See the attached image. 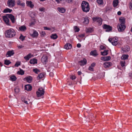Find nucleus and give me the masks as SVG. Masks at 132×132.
<instances>
[{"label": "nucleus", "mask_w": 132, "mask_h": 132, "mask_svg": "<svg viewBox=\"0 0 132 132\" xmlns=\"http://www.w3.org/2000/svg\"><path fill=\"white\" fill-rule=\"evenodd\" d=\"M120 23L118 24L117 26L118 31L119 32H122L126 28L125 25V19L123 17H121L119 19Z\"/></svg>", "instance_id": "obj_1"}, {"label": "nucleus", "mask_w": 132, "mask_h": 132, "mask_svg": "<svg viewBox=\"0 0 132 132\" xmlns=\"http://www.w3.org/2000/svg\"><path fill=\"white\" fill-rule=\"evenodd\" d=\"M15 35L14 30L12 28L6 30L5 32V35L6 37L12 38L14 37Z\"/></svg>", "instance_id": "obj_2"}, {"label": "nucleus", "mask_w": 132, "mask_h": 132, "mask_svg": "<svg viewBox=\"0 0 132 132\" xmlns=\"http://www.w3.org/2000/svg\"><path fill=\"white\" fill-rule=\"evenodd\" d=\"M82 9L84 12H87L90 10L89 3L87 2L83 1L81 4Z\"/></svg>", "instance_id": "obj_3"}, {"label": "nucleus", "mask_w": 132, "mask_h": 132, "mask_svg": "<svg viewBox=\"0 0 132 132\" xmlns=\"http://www.w3.org/2000/svg\"><path fill=\"white\" fill-rule=\"evenodd\" d=\"M93 20L94 22L98 23L99 25H101L102 23V20L99 17H94L93 18Z\"/></svg>", "instance_id": "obj_4"}, {"label": "nucleus", "mask_w": 132, "mask_h": 132, "mask_svg": "<svg viewBox=\"0 0 132 132\" xmlns=\"http://www.w3.org/2000/svg\"><path fill=\"white\" fill-rule=\"evenodd\" d=\"M21 100L22 102L24 103L27 105L29 104H32V103L30 102V100L28 98L26 99L24 96H22L21 98Z\"/></svg>", "instance_id": "obj_5"}, {"label": "nucleus", "mask_w": 132, "mask_h": 132, "mask_svg": "<svg viewBox=\"0 0 132 132\" xmlns=\"http://www.w3.org/2000/svg\"><path fill=\"white\" fill-rule=\"evenodd\" d=\"M16 4V2L15 0H9L7 2V5L10 7H14Z\"/></svg>", "instance_id": "obj_6"}, {"label": "nucleus", "mask_w": 132, "mask_h": 132, "mask_svg": "<svg viewBox=\"0 0 132 132\" xmlns=\"http://www.w3.org/2000/svg\"><path fill=\"white\" fill-rule=\"evenodd\" d=\"M37 97H40L44 95V91L42 87L39 88L37 92Z\"/></svg>", "instance_id": "obj_7"}, {"label": "nucleus", "mask_w": 132, "mask_h": 132, "mask_svg": "<svg viewBox=\"0 0 132 132\" xmlns=\"http://www.w3.org/2000/svg\"><path fill=\"white\" fill-rule=\"evenodd\" d=\"M103 28L104 29H106V31L109 32L111 31L112 30V27L109 25L106 24H104L102 26Z\"/></svg>", "instance_id": "obj_8"}, {"label": "nucleus", "mask_w": 132, "mask_h": 132, "mask_svg": "<svg viewBox=\"0 0 132 132\" xmlns=\"http://www.w3.org/2000/svg\"><path fill=\"white\" fill-rule=\"evenodd\" d=\"M8 18L7 15L6 16H3V18L6 24L8 26H10V24L9 22V20Z\"/></svg>", "instance_id": "obj_9"}, {"label": "nucleus", "mask_w": 132, "mask_h": 132, "mask_svg": "<svg viewBox=\"0 0 132 132\" xmlns=\"http://www.w3.org/2000/svg\"><path fill=\"white\" fill-rule=\"evenodd\" d=\"M47 57L46 55H44L43 56L41 60L42 62L44 64H45L47 62Z\"/></svg>", "instance_id": "obj_10"}, {"label": "nucleus", "mask_w": 132, "mask_h": 132, "mask_svg": "<svg viewBox=\"0 0 132 132\" xmlns=\"http://www.w3.org/2000/svg\"><path fill=\"white\" fill-rule=\"evenodd\" d=\"M14 52L13 51H8L6 54V56L7 57H10L13 55L14 54Z\"/></svg>", "instance_id": "obj_11"}, {"label": "nucleus", "mask_w": 132, "mask_h": 132, "mask_svg": "<svg viewBox=\"0 0 132 132\" xmlns=\"http://www.w3.org/2000/svg\"><path fill=\"white\" fill-rule=\"evenodd\" d=\"M8 17L10 18L11 20L12 23H14L15 22V19L14 17L12 14L7 15Z\"/></svg>", "instance_id": "obj_12"}, {"label": "nucleus", "mask_w": 132, "mask_h": 132, "mask_svg": "<svg viewBox=\"0 0 132 132\" xmlns=\"http://www.w3.org/2000/svg\"><path fill=\"white\" fill-rule=\"evenodd\" d=\"M87 60L85 59H84L83 60L79 62V64L80 65H84L86 64Z\"/></svg>", "instance_id": "obj_13"}, {"label": "nucleus", "mask_w": 132, "mask_h": 132, "mask_svg": "<svg viewBox=\"0 0 132 132\" xmlns=\"http://www.w3.org/2000/svg\"><path fill=\"white\" fill-rule=\"evenodd\" d=\"M32 78L30 76L26 77L24 79V80H26L27 82L29 83H30L32 81Z\"/></svg>", "instance_id": "obj_14"}, {"label": "nucleus", "mask_w": 132, "mask_h": 132, "mask_svg": "<svg viewBox=\"0 0 132 132\" xmlns=\"http://www.w3.org/2000/svg\"><path fill=\"white\" fill-rule=\"evenodd\" d=\"M110 59L111 57L110 56H103L102 57H101V60L104 61H108Z\"/></svg>", "instance_id": "obj_15"}, {"label": "nucleus", "mask_w": 132, "mask_h": 132, "mask_svg": "<svg viewBox=\"0 0 132 132\" xmlns=\"http://www.w3.org/2000/svg\"><path fill=\"white\" fill-rule=\"evenodd\" d=\"M30 35L32 37H37L38 36V34L36 31L34 30L33 33L32 34H30Z\"/></svg>", "instance_id": "obj_16"}, {"label": "nucleus", "mask_w": 132, "mask_h": 132, "mask_svg": "<svg viewBox=\"0 0 132 132\" xmlns=\"http://www.w3.org/2000/svg\"><path fill=\"white\" fill-rule=\"evenodd\" d=\"M112 65V63L110 62H105L104 63V66L105 68H108Z\"/></svg>", "instance_id": "obj_17"}, {"label": "nucleus", "mask_w": 132, "mask_h": 132, "mask_svg": "<svg viewBox=\"0 0 132 132\" xmlns=\"http://www.w3.org/2000/svg\"><path fill=\"white\" fill-rule=\"evenodd\" d=\"M64 47L67 50L70 49L72 48V45L69 43H67L64 46Z\"/></svg>", "instance_id": "obj_18"}, {"label": "nucleus", "mask_w": 132, "mask_h": 132, "mask_svg": "<svg viewBox=\"0 0 132 132\" xmlns=\"http://www.w3.org/2000/svg\"><path fill=\"white\" fill-rule=\"evenodd\" d=\"M30 63L31 64H35L37 63V60L36 59H32L30 61Z\"/></svg>", "instance_id": "obj_19"}, {"label": "nucleus", "mask_w": 132, "mask_h": 132, "mask_svg": "<svg viewBox=\"0 0 132 132\" xmlns=\"http://www.w3.org/2000/svg\"><path fill=\"white\" fill-rule=\"evenodd\" d=\"M9 80L12 81H15L16 79L15 76L14 75H11L9 76Z\"/></svg>", "instance_id": "obj_20"}, {"label": "nucleus", "mask_w": 132, "mask_h": 132, "mask_svg": "<svg viewBox=\"0 0 132 132\" xmlns=\"http://www.w3.org/2000/svg\"><path fill=\"white\" fill-rule=\"evenodd\" d=\"M129 50V46L127 45L125 46L124 47H123L122 48V50L125 52L128 51Z\"/></svg>", "instance_id": "obj_21"}, {"label": "nucleus", "mask_w": 132, "mask_h": 132, "mask_svg": "<svg viewBox=\"0 0 132 132\" xmlns=\"http://www.w3.org/2000/svg\"><path fill=\"white\" fill-rule=\"evenodd\" d=\"M19 28L20 30L22 31H24L27 29L26 27L24 25L21 26Z\"/></svg>", "instance_id": "obj_22"}, {"label": "nucleus", "mask_w": 132, "mask_h": 132, "mask_svg": "<svg viewBox=\"0 0 132 132\" xmlns=\"http://www.w3.org/2000/svg\"><path fill=\"white\" fill-rule=\"evenodd\" d=\"M26 4H27V6H28L30 7L31 8L33 7L34 5L32 3V2L31 1H27L26 2Z\"/></svg>", "instance_id": "obj_23"}, {"label": "nucleus", "mask_w": 132, "mask_h": 132, "mask_svg": "<svg viewBox=\"0 0 132 132\" xmlns=\"http://www.w3.org/2000/svg\"><path fill=\"white\" fill-rule=\"evenodd\" d=\"M31 56L32 55L31 54L29 53L27 56H25L24 57V58L26 60V61H27L31 57Z\"/></svg>", "instance_id": "obj_24"}, {"label": "nucleus", "mask_w": 132, "mask_h": 132, "mask_svg": "<svg viewBox=\"0 0 132 132\" xmlns=\"http://www.w3.org/2000/svg\"><path fill=\"white\" fill-rule=\"evenodd\" d=\"M57 9L60 12L62 13H64L65 11V9L63 8L58 7L57 8Z\"/></svg>", "instance_id": "obj_25"}, {"label": "nucleus", "mask_w": 132, "mask_h": 132, "mask_svg": "<svg viewBox=\"0 0 132 132\" xmlns=\"http://www.w3.org/2000/svg\"><path fill=\"white\" fill-rule=\"evenodd\" d=\"M25 88L26 90L28 91H30L32 89L30 85H26Z\"/></svg>", "instance_id": "obj_26"}, {"label": "nucleus", "mask_w": 132, "mask_h": 132, "mask_svg": "<svg viewBox=\"0 0 132 132\" xmlns=\"http://www.w3.org/2000/svg\"><path fill=\"white\" fill-rule=\"evenodd\" d=\"M90 54L91 55L95 56H96L98 55L97 52L96 50L91 51L90 53Z\"/></svg>", "instance_id": "obj_27"}, {"label": "nucleus", "mask_w": 132, "mask_h": 132, "mask_svg": "<svg viewBox=\"0 0 132 132\" xmlns=\"http://www.w3.org/2000/svg\"><path fill=\"white\" fill-rule=\"evenodd\" d=\"M89 20L88 19V17L87 16L85 17L84 18V22L85 24H87L88 23Z\"/></svg>", "instance_id": "obj_28"}, {"label": "nucleus", "mask_w": 132, "mask_h": 132, "mask_svg": "<svg viewBox=\"0 0 132 132\" xmlns=\"http://www.w3.org/2000/svg\"><path fill=\"white\" fill-rule=\"evenodd\" d=\"M119 2L118 0H114L113 2V5L114 7H116L118 4Z\"/></svg>", "instance_id": "obj_29"}, {"label": "nucleus", "mask_w": 132, "mask_h": 132, "mask_svg": "<svg viewBox=\"0 0 132 132\" xmlns=\"http://www.w3.org/2000/svg\"><path fill=\"white\" fill-rule=\"evenodd\" d=\"M108 50H104L103 52H101V55H102L105 56L106 55L108 54Z\"/></svg>", "instance_id": "obj_30"}, {"label": "nucleus", "mask_w": 132, "mask_h": 132, "mask_svg": "<svg viewBox=\"0 0 132 132\" xmlns=\"http://www.w3.org/2000/svg\"><path fill=\"white\" fill-rule=\"evenodd\" d=\"M12 11V10L10 9L9 8H6L4 9L3 12L4 13H6L7 12L11 13Z\"/></svg>", "instance_id": "obj_31"}, {"label": "nucleus", "mask_w": 132, "mask_h": 132, "mask_svg": "<svg viewBox=\"0 0 132 132\" xmlns=\"http://www.w3.org/2000/svg\"><path fill=\"white\" fill-rule=\"evenodd\" d=\"M51 37L52 39H55L57 38V36L56 34H52L51 36Z\"/></svg>", "instance_id": "obj_32"}, {"label": "nucleus", "mask_w": 132, "mask_h": 132, "mask_svg": "<svg viewBox=\"0 0 132 132\" xmlns=\"http://www.w3.org/2000/svg\"><path fill=\"white\" fill-rule=\"evenodd\" d=\"M11 62H10V60H6L4 61V64L6 65H8L10 64H11Z\"/></svg>", "instance_id": "obj_33"}, {"label": "nucleus", "mask_w": 132, "mask_h": 132, "mask_svg": "<svg viewBox=\"0 0 132 132\" xmlns=\"http://www.w3.org/2000/svg\"><path fill=\"white\" fill-rule=\"evenodd\" d=\"M86 32L89 33L92 32L93 30L91 28H86Z\"/></svg>", "instance_id": "obj_34"}, {"label": "nucleus", "mask_w": 132, "mask_h": 132, "mask_svg": "<svg viewBox=\"0 0 132 132\" xmlns=\"http://www.w3.org/2000/svg\"><path fill=\"white\" fill-rule=\"evenodd\" d=\"M44 76V75L43 73H40L38 75V76L37 77L38 79L39 78V79H41L43 78Z\"/></svg>", "instance_id": "obj_35"}, {"label": "nucleus", "mask_w": 132, "mask_h": 132, "mask_svg": "<svg viewBox=\"0 0 132 132\" xmlns=\"http://www.w3.org/2000/svg\"><path fill=\"white\" fill-rule=\"evenodd\" d=\"M128 56L126 55H122L121 58L122 59L125 60L127 59L128 58Z\"/></svg>", "instance_id": "obj_36"}, {"label": "nucleus", "mask_w": 132, "mask_h": 132, "mask_svg": "<svg viewBox=\"0 0 132 132\" xmlns=\"http://www.w3.org/2000/svg\"><path fill=\"white\" fill-rule=\"evenodd\" d=\"M24 72L22 69H20V71L17 72V73L21 75H23L24 74Z\"/></svg>", "instance_id": "obj_37"}, {"label": "nucleus", "mask_w": 132, "mask_h": 132, "mask_svg": "<svg viewBox=\"0 0 132 132\" xmlns=\"http://www.w3.org/2000/svg\"><path fill=\"white\" fill-rule=\"evenodd\" d=\"M125 61L124 60L121 61L120 62V64L121 66L123 67L125 66Z\"/></svg>", "instance_id": "obj_38"}, {"label": "nucleus", "mask_w": 132, "mask_h": 132, "mask_svg": "<svg viewBox=\"0 0 132 132\" xmlns=\"http://www.w3.org/2000/svg\"><path fill=\"white\" fill-rule=\"evenodd\" d=\"M74 30L75 32H78L79 31V29L76 26H75L74 27Z\"/></svg>", "instance_id": "obj_39"}, {"label": "nucleus", "mask_w": 132, "mask_h": 132, "mask_svg": "<svg viewBox=\"0 0 132 132\" xmlns=\"http://www.w3.org/2000/svg\"><path fill=\"white\" fill-rule=\"evenodd\" d=\"M97 3L100 4H103V0H97Z\"/></svg>", "instance_id": "obj_40"}, {"label": "nucleus", "mask_w": 132, "mask_h": 132, "mask_svg": "<svg viewBox=\"0 0 132 132\" xmlns=\"http://www.w3.org/2000/svg\"><path fill=\"white\" fill-rule=\"evenodd\" d=\"M19 39L22 41H23L25 39V37L23 36L21 34Z\"/></svg>", "instance_id": "obj_41"}, {"label": "nucleus", "mask_w": 132, "mask_h": 132, "mask_svg": "<svg viewBox=\"0 0 132 132\" xmlns=\"http://www.w3.org/2000/svg\"><path fill=\"white\" fill-rule=\"evenodd\" d=\"M118 38L117 37H114L112 38V42H118Z\"/></svg>", "instance_id": "obj_42"}, {"label": "nucleus", "mask_w": 132, "mask_h": 132, "mask_svg": "<svg viewBox=\"0 0 132 132\" xmlns=\"http://www.w3.org/2000/svg\"><path fill=\"white\" fill-rule=\"evenodd\" d=\"M33 71L35 73L37 74L39 72V70L37 69H34Z\"/></svg>", "instance_id": "obj_43"}, {"label": "nucleus", "mask_w": 132, "mask_h": 132, "mask_svg": "<svg viewBox=\"0 0 132 132\" xmlns=\"http://www.w3.org/2000/svg\"><path fill=\"white\" fill-rule=\"evenodd\" d=\"M20 62H17L15 64V66L18 67L19 65H20Z\"/></svg>", "instance_id": "obj_44"}, {"label": "nucleus", "mask_w": 132, "mask_h": 132, "mask_svg": "<svg viewBox=\"0 0 132 132\" xmlns=\"http://www.w3.org/2000/svg\"><path fill=\"white\" fill-rule=\"evenodd\" d=\"M111 43L113 45L116 46L118 44V42H112Z\"/></svg>", "instance_id": "obj_45"}, {"label": "nucleus", "mask_w": 132, "mask_h": 132, "mask_svg": "<svg viewBox=\"0 0 132 132\" xmlns=\"http://www.w3.org/2000/svg\"><path fill=\"white\" fill-rule=\"evenodd\" d=\"M21 1L20 0H17L16 1V4L18 5H19L21 3Z\"/></svg>", "instance_id": "obj_46"}, {"label": "nucleus", "mask_w": 132, "mask_h": 132, "mask_svg": "<svg viewBox=\"0 0 132 132\" xmlns=\"http://www.w3.org/2000/svg\"><path fill=\"white\" fill-rule=\"evenodd\" d=\"M43 28L44 30H50L51 29L50 28H48L47 27H44Z\"/></svg>", "instance_id": "obj_47"}, {"label": "nucleus", "mask_w": 132, "mask_h": 132, "mask_svg": "<svg viewBox=\"0 0 132 132\" xmlns=\"http://www.w3.org/2000/svg\"><path fill=\"white\" fill-rule=\"evenodd\" d=\"M88 69L91 71H94L93 68L90 66L89 67Z\"/></svg>", "instance_id": "obj_48"}, {"label": "nucleus", "mask_w": 132, "mask_h": 132, "mask_svg": "<svg viewBox=\"0 0 132 132\" xmlns=\"http://www.w3.org/2000/svg\"><path fill=\"white\" fill-rule=\"evenodd\" d=\"M70 78L72 79V80H73L74 79H75L76 77L75 76H74L73 75H72L71 76Z\"/></svg>", "instance_id": "obj_49"}, {"label": "nucleus", "mask_w": 132, "mask_h": 132, "mask_svg": "<svg viewBox=\"0 0 132 132\" xmlns=\"http://www.w3.org/2000/svg\"><path fill=\"white\" fill-rule=\"evenodd\" d=\"M40 34L41 35V36H44L46 35V33H45V32L42 31L40 33Z\"/></svg>", "instance_id": "obj_50"}, {"label": "nucleus", "mask_w": 132, "mask_h": 132, "mask_svg": "<svg viewBox=\"0 0 132 132\" xmlns=\"http://www.w3.org/2000/svg\"><path fill=\"white\" fill-rule=\"evenodd\" d=\"M15 92L16 93H18L19 91V89L18 88H16L14 89Z\"/></svg>", "instance_id": "obj_51"}, {"label": "nucleus", "mask_w": 132, "mask_h": 132, "mask_svg": "<svg viewBox=\"0 0 132 132\" xmlns=\"http://www.w3.org/2000/svg\"><path fill=\"white\" fill-rule=\"evenodd\" d=\"M19 5L22 7H24V3H21V4H20Z\"/></svg>", "instance_id": "obj_52"}, {"label": "nucleus", "mask_w": 132, "mask_h": 132, "mask_svg": "<svg viewBox=\"0 0 132 132\" xmlns=\"http://www.w3.org/2000/svg\"><path fill=\"white\" fill-rule=\"evenodd\" d=\"M45 8H40L39 9V11L41 12L44 11L45 10Z\"/></svg>", "instance_id": "obj_53"}, {"label": "nucleus", "mask_w": 132, "mask_h": 132, "mask_svg": "<svg viewBox=\"0 0 132 132\" xmlns=\"http://www.w3.org/2000/svg\"><path fill=\"white\" fill-rule=\"evenodd\" d=\"M35 24V22H31V23H30L29 24L30 26H31L32 25H33Z\"/></svg>", "instance_id": "obj_54"}, {"label": "nucleus", "mask_w": 132, "mask_h": 132, "mask_svg": "<svg viewBox=\"0 0 132 132\" xmlns=\"http://www.w3.org/2000/svg\"><path fill=\"white\" fill-rule=\"evenodd\" d=\"M66 2L68 3H71L72 2V0H66Z\"/></svg>", "instance_id": "obj_55"}, {"label": "nucleus", "mask_w": 132, "mask_h": 132, "mask_svg": "<svg viewBox=\"0 0 132 132\" xmlns=\"http://www.w3.org/2000/svg\"><path fill=\"white\" fill-rule=\"evenodd\" d=\"M50 76L51 77H53V76L54 74L52 72H51L49 74Z\"/></svg>", "instance_id": "obj_56"}, {"label": "nucleus", "mask_w": 132, "mask_h": 132, "mask_svg": "<svg viewBox=\"0 0 132 132\" xmlns=\"http://www.w3.org/2000/svg\"><path fill=\"white\" fill-rule=\"evenodd\" d=\"M81 46V45L79 43L77 45V46L78 48L80 47Z\"/></svg>", "instance_id": "obj_57"}, {"label": "nucleus", "mask_w": 132, "mask_h": 132, "mask_svg": "<svg viewBox=\"0 0 132 132\" xmlns=\"http://www.w3.org/2000/svg\"><path fill=\"white\" fill-rule=\"evenodd\" d=\"M95 64L94 63H92L91 64V65L90 66H91V67H92L93 68L95 66Z\"/></svg>", "instance_id": "obj_58"}, {"label": "nucleus", "mask_w": 132, "mask_h": 132, "mask_svg": "<svg viewBox=\"0 0 132 132\" xmlns=\"http://www.w3.org/2000/svg\"><path fill=\"white\" fill-rule=\"evenodd\" d=\"M100 48L101 50H103L105 48L103 46H100Z\"/></svg>", "instance_id": "obj_59"}, {"label": "nucleus", "mask_w": 132, "mask_h": 132, "mask_svg": "<svg viewBox=\"0 0 132 132\" xmlns=\"http://www.w3.org/2000/svg\"><path fill=\"white\" fill-rule=\"evenodd\" d=\"M108 40L111 43V42H112V39L111 38H109L108 39Z\"/></svg>", "instance_id": "obj_60"}, {"label": "nucleus", "mask_w": 132, "mask_h": 132, "mask_svg": "<svg viewBox=\"0 0 132 132\" xmlns=\"http://www.w3.org/2000/svg\"><path fill=\"white\" fill-rule=\"evenodd\" d=\"M58 3H59L60 1H61V0H55Z\"/></svg>", "instance_id": "obj_61"}, {"label": "nucleus", "mask_w": 132, "mask_h": 132, "mask_svg": "<svg viewBox=\"0 0 132 132\" xmlns=\"http://www.w3.org/2000/svg\"><path fill=\"white\" fill-rule=\"evenodd\" d=\"M78 74L79 75H80L82 74V72L80 71H79L78 72Z\"/></svg>", "instance_id": "obj_62"}, {"label": "nucleus", "mask_w": 132, "mask_h": 132, "mask_svg": "<svg viewBox=\"0 0 132 132\" xmlns=\"http://www.w3.org/2000/svg\"><path fill=\"white\" fill-rule=\"evenodd\" d=\"M79 36L80 37L83 38L84 36V35L83 34H81L79 35Z\"/></svg>", "instance_id": "obj_63"}, {"label": "nucleus", "mask_w": 132, "mask_h": 132, "mask_svg": "<svg viewBox=\"0 0 132 132\" xmlns=\"http://www.w3.org/2000/svg\"><path fill=\"white\" fill-rule=\"evenodd\" d=\"M18 48H21L23 47V46L22 45L19 46H18Z\"/></svg>", "instance_id": "obj_64"}]
</instances>
